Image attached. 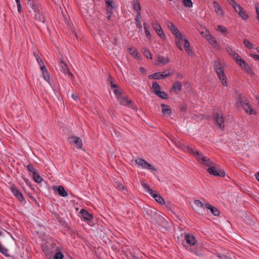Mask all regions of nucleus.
<instances>
[{
    "label": "nucleus",
    "mask_w": 259,
    "mask_h": 259,
    "mask_svg": "<svg viewBox=\"0 0 259 259\" xmlns=\"http://www.w3.org/2000/svg\"><path fill=\"white\" fill-rule=\"evenodd\" d=\"M136 163L145 168H147V169H151V170H156L157 169L154 168L153 167V165H152L151 164H150V163H149L148 162H147L146 161H145V160H144L143 159H142V158H138L136 160Z\"/></svg>",
    "instance_id": "11"
},
{
    "label": "nucleus",
    "mask_w": 259,
    "mask_h": 259,
    "mask_svg": "<svg viewBox=\"0 0 259 259\" xmlns=\"http://www.w3.org/2000/svg\"><path fill=\"white\" fill-rule=\"evenodd\" d=\"M187 104L185 103H183V104H181V105L180 106V109L182 111H185L187 109Z\"/></svg>",
    "instance_id": "55"
},
{
    "label": "nucleus",
    "mask_w": 259,
    "mask_h": 259,
    "mask_svg": "<svg viewBox=\"0 0 259 259\" xmlns=\"http://www.w3.org/2000/svg\"><path fill=\"white\" fill-rule=\"evenodd\" d=\"M211 44L213 45L214 47L218 46V42L215 40L214 37H212L209 41Z\"/></svg>",
    "instance_id": "53"
},
{
    "label": "nucleus",
    "mask_w": 259,
    "mask_h": 259,
    "mask_svg": "<svg viewBox=\"0 0 259 259\" xmlns=\"http://www.w3.org/2000/svg\"><path fill=\"white\" fill-rule=\"evenodd\" d=\"M255 10L256 14L257 15V19L259 20V4H256L255 5Z\"/></svg>",
    "instance_id": "58"
},
{
    "label": "nucleus",
    "mask_w": 259,
    "mask_h": 259,
    "mask_svg": "<svg viewBox=\"0 0 259 259\" xmlns=\"http://www.w3.org/2000/svg\"><path fill=\"white\" fill-rule=\"evenodd\" d=\"M152 88L153 89V92L155 95L158 94V93L160 91L161 89L160 85L156 81L153 82Z\"/></svg>",
    "instance_id": "30"
},
{
    "label": "nucleus",
    "mask_w": 259,
    "mask_h": 259,
    "mask_svg": "<svg viewBox=\"0 0 259 259\" xmlns=\"http://www.w3.org/2000/svg\"><path fill=\"white\" fill-rule=\"evenodd\" d=\"M117 100L118 102L120 103V104L122 105H126L127 106H130L132 104V101L131 100H127L126 98L123 97L122 96H119Z\"/></svg>",
    "instance_id": "23"
},
{
    "label": "nucleus",
    "mask_w": 259,
    "mask_h": 259,
    "mask_svg": "<svg viewBox=\"0 0 259 259\" xmlns=\"http://www.w3.org/2000/svg\"><path fill=\"white\" fill-rule=\"evenodd\" d=\"M185 239L187 243L189 244L191 246L193 247L196 244V240L194 236L192 234H188L185 235Z\"/></svg>",
    "instance_id": "17"
},
{
    "label": "nucleus",
    "mask_w": 259,
    "mask_h": 259,
    "mask_svg": "<svg viewBox=\"0 0 259 259\" xmlns=\"http://www.w3.org/2000/svg\"><path fill=\"white\" fill-rule=\"evenodd\" d=\"M157 62L159 63H161L164 65L169 63V60L168 58H165L162 56H158V57H157Z\"/></svg>",
    "instance_id": "31"
},
{
    "label": "nucleus",
    "mask_w": 259,
    "mask_h": 259,
    "mask_svg": "<svg viewBox=\"0 0 259 259\" xmlns=\"http://www.w3.org/2000/svg\"><path fill=\"white\" fill-rule=\"evenodd\" d=\"M17 6L18 8V11L20 14L21 13V5L20 0L16 1Z\"/></svg>",
    "instance_id": "54"
},
{
    "label": "nucleus",
    "mask_w": 259,
    "mask_h": 259,
    "mask_svg": "<svg viewBox=\"0 0 259 259\" xmlns=\"http://www.w3.org/2000/svg\"><path fill=\"white\" fill-rule=\"evenodd\" d=\"M214 4V7L215 8V12L219 15L220 16H223L224 15V12L223 10L221 8V7L218 4V3L214 1L213 2Z\"/></svg>",
    "instance_id": "27"
},
{
    "label": "nucleus",
    "mask_w": 259,
    "mask_h": 259,
    "mask_svg": "<svg viewBox=\"0 0 259 259\" xmlns=\"http://www.w3.org/2000/svg\"><path fill=\"white\" fill-rule=\"evenodd\" d=\"M226 51L229 54V55L236 61V62H238L241 58L240 56L236 53L231 47H226Z\"/></svg>",
    "instance_id": "18"
},
{
    "label": "nucleus",
    "mask_w": 259,
    "mask_h": 259,
    "mask_svg": "<svg viewBox=\"0 0 259 259\" xmlns=\"http://www.w3.org/2000/svg\"><path fill=\"white\" fill-rule=\"evenodd\" d=\"M114 91V94L116 95L117 99L119 96H121L122 95V90L118 89H116Z\"/></svg>",
    "instance_id": "52"
},
{
    "label": "nucleus",
    "mask_w": 259,
    "mask_h": 259,
    "mask_svg": "<svg viewBox=\"0 0 259 259\" xmlns=\"http://www.w3.org/2000/svg\"><path fill=\"white\" fill-rule=\"evenodd\" d=\"M36 7L37 8L38 11H34L35 13V19L40 22H45V17L40 12V5L36 6Z\"/></svg>",
    "instance_id": "19"
},
{
    "label": "nucleus",
    "mask_w": 259,
    "mask_h": 259,
    "mask_svg": "<svg viewBox=\"0 0 259 259\" xmlns=\"http://www.w3.org/2000/svg\"><path fill=\"white\" fill-rule=\"evenodd\" d=\"M237 104L239 108H242L246 113L248 112V109H249V113L250 114L255 113L254 110L251 108L250 105L247 102L246 98L242 94H238L237 97Z\"/></svg>",
    "instance_id": "1"
},
{
    "label": "nucleus",
    "mask_w": 259,
    "mask_h": 259,
    "mask_svg": "<svg viewBox=\"0 0 259 259\" xmlns=\"http://www.w3.org/2000/svg\"><path fill=\"white\" fill-rule=\"evenodd\" d=\"M207 171L210 175H213L214 176L224 177L225 176V171L224 170L217 169V168L214 166V165L208 167L207 169Z\"/></svg>",
    "instance_id": "8"
},
{
    "label": "nucleus",
    "mask_w": 259,
    "mask_h": 259,
    "mask_svg": "<svg viewBox=\"0 0 259 259\" xmlns=\"http://www.w3.org/2000/svg\"><path fill=\"white\" fill-rule=\"evenodd\" d=\"M136 25L137 27L141 31L142 30V25L141 21L136 22Z\"/></svg>",
    "instance_id": "60"
},
{
    "label": "nucleus",
    "mask_w": 259,
    "mask_h": 259,
    "mask_svg": "<svg viewBox=\"0 0 259 259\" xmlns=\"http://www.w3.org/2000/svg\"><path fill=\"white\" fill-rule=\"evenodd\" d=\"M237 13L243 20H247L248 18V14L246 13V11L244 10L242 7H241V8H238V12Z\"/></svg>",
    "instance_id": "24"
},
{
    "label": "nucleus",
    "mask_w": 259,
    "mask_h": 259,
    "mask_svg": "<svg viewBox=\"0 0 259 259\" xmlns=\"http://www.w3.org/2000/svg\"><path fill=\"white\" fill-rule=\"evenodd\" d=\"M108 81L112 88H117V85L114 83L113 78L110 75L108 78Z\"/></svg>",
    "instance_id": "44"
},
{
    "label": "nucleus",
    "mask_w": 259,
    "mask_h": 259,
    "mask_svg": "<svg viewBox=\"0 0 259 259\" xmlns=\"http://www.w3.org/2000/svg\"><path fill=\"white\" fill-rule=\"evenodd\" d=\"M161 106L163 114L170 116L171 113V110L169 108V106L164 104H162Z\"/></svg>",
    "instance_id": "25"
},
{
    "label": "nucleus",
    "mask_w": 259,
    "mask_h": 259,
    "mask_svg": "<svg viewBox=\"0 0 259 259\" xmlns=\"http://www.w3.org/2000/svg\"><path fill=\"white\" fill-rule=\"evenodd\" d=\"M185 50L188 54L189 56H190L192 58H193L195 56V54L194 52L190 48Z\"/></svg>",
    "instance_id": "50"
},
{
    "label": "nucleus",
    "mask_w": 259,
    "mask_h": 259,
    "mask_svg": "<svg viewBox=\"0 0 259 259\" xmlns=\"http://www.w3.org/2000/svg\"><path fill=\"white\" fill-rule=\"evenodd\" d=\"M60 67L61 72L63 73L67 74L72 77H74L73 74L70 71L68 65L62 60H61L60 62Z\"/></svg>",
    "instance_id": "13"
},
{
    "label": "nucleus",
    "mask_w": 259,
    "mask_h": 259,
    "mask_svg": "<svg viewBox=\"0 0 259 259\" xmlns=\"http://www.w3.org/2000/svg\"><path fill=\"white\" fill-rule=\"evenodd\" d=\"M217 30H218L220 32H221L223 34H226V33H228L227 29L225 27H224V26H223L222 25H219L218 26Z\"/></svg>",
    "instance_id": "43"
},
{
    "label": "nucleus",
    "mask_w": 259,
    "mask_h": 259,
    "mask_svg": "<svg viewBox=\"0 0 259 259\" xmlns=\"http://www.w3.org/2000/svg\"><path fill=\"white\" fill-rule=\"evenodd\" d=\"M144 210L146 218L152 222H154L159 214L156 210L152 208H145Z\"/></svg>",
    "instance_id": "7"
},
{
    "label": "nucleus",
    "mask_w": 259,
    "mask_h": 259,
    "mask_svg": "<svg viewBox=\"0 0 259 259\" xmlns=\"http://www.w3.org/2000/svg\"><path fill=\"white\" fill-rule=\"evenodd\" d=\"M172 142L176 146L182 149L183 151L188 152L192 154H195V149H193L192 147H190L189 145L182 143L180 141L177 140H172Z\"/></svg>",
    "instance_id": "6"
},
{
    "label": "nucleus",
    "mask_w": 259,
    "mask_h": 259,
    "mask_svg": "<svg viewBox=\"0 0 259 259\" xmlns=\"http://www.w3.org/2000/svg\"><path fill=\"white\" fill-rule=\"evenodd\" d=\"M117 187L119 189H124V186L122 185V184L118 183L117 185Z\"/></svg>",
    "instance_id": "63"
},
{
    "label": "nucleus",
    "mask_w": 259,
    "mask_h": 259,
    "mask_svg": "<svg viewBox=\"0 0 259 259\" xmlns=\"http://www.w3.org/2000/svg\"><path fill=\"white\" fill-rule=\"evenodd\" d=\"M140 71L141 72H142V73H145V72H146V70H145V68H143V67H140Z\"/></svg>",
    "instance_id": "64"
},
{
    "label": "nucleus",
    "mask_w": 259,
    "mask_h": 259,
    "mask_svg": "<svg viewBox=\"0 0 259 259\" xmlns=\"http://www.w3.org/2000/svg\"><path fill=\"white\" fill-rule=\"evenodd\" d=\"M53 189L62 197H66L68 195L67 192L65 190L64 188L62 186H59L58 187L55 186L53 188Z\"/></svg>",
    "instance_id": "21"
},
{
    "label": "nucleus",
    "mask_w": 259,
    "mask_h": 259,
    "mask_svg": "<svg viewBox=\"0 0 259 259\" xmlns=\"http://www.w3.org/2000/svg\"><path fill=\"white\" fill-rule=\"evenodd\" d=\"M28 5L30 6L31 8L34 11H38L37 8L36 7V6L38 5L36 2H35L34 0H28Z\"/></svg>",
    "instance_id": "33"
},
{
    "label": "nucleus",
    "mask_w": 259,
    "mask_h": 259,
    "mask_svg": "<svg viewBox=\"0 0 259 259\" xmlns=\"http://www.w3.org/2000/svg\"><path fill=\"white\" fill-rule=\"evenodd\" d=\"M71 139H73V143L76 145V148L77 149H80L81 148L82 145V140L81 139L78 137L72 136L70 138Z\"/></svg>",
    "instance_id": "26"
},
{
    "label": "nucleus",
    "mask_w": 259,
    "mask_h": 259,
    "mask_svg": "<svg viewBox=\"0 0 259 259\" xmlns=\"http://www.w3.org/2000/svg\"><path fill=\"white\" fill-rule=\"evenodd\" d=\"M237 64L239 65L245 72L250 75L254 74L249 65L243 59L238 60Z\"/></svg>",
    "instance_id": "10"
},
{
    "label": "nucleus",
    "mask_w": 259,
    "mask_h": 259,
    "mask_svg": "<svg viewBox=\"0 0 259 259\" xmlns=\"http://www.w3.org/2000/svg\"><path fill=\"white\" fill-rule=\"evenodd\" d=\"M229 4L231 5L232 7L234 8L236 12H238V8H241V6L238 4L235 1H233L232 2H229Z\"/></svg>",
    "instance_id": "41"
},
{
    "label": "nucleus",
    "mask_w": 259,
    "mask_h": 259,
    "mask_svg": "<svg viewBox=\"0 0 259 259\" xmlns=\"http://www.w3.org/2000/svg\"><path fill=\"white\" fill-rule=\"evenodd\" d=\"M11 190L13 194L20 202L23 201L24 197L23 194L15 186H11Z\"/></svg>",
    "instance_id": "15"
},
{
    "label": "nucleus",
    "mask_w": 259,
    "mask_h": 259,
    "mask_svg": "<svg viewBox=\"0 0 259 259\" xmlns=\"http://www.w3.org/2000/svg\"><path fill=\"white\" fill-rule=\"evenodd\" d=\"M243 43L245 46L248 48L249 49H251L253 48L252 44L248 41L247 39H244L243 40Z\"/></svg>",
    "instance_id": "47"
},
{
    "label": "nucleus",
    "mask_w": 259,
    "mask_h": 259,
    "mask_svg": "<svg viewBox=\"0 0 259 259\" xmlns=\"http://www.w3.org/2000/svg\"><path fill=\"white\" fill-rule=\"evenodd\" d=\"M213 66L219 78L222 81V84L224 86L227 85V78L220 62L218 61H215L214 62Z\"/></svg>",
    "instance_id": "3"
},
{
    "label": "nucleus",
    "mask_w": 259,
    "mask_h": 259,
    "mask_svg": "<svg viewBox=\"0 0 259 259\" xmlns=\"http://www.w3.org/2000/svg\"><path fill=\"white\" fill-rule=\"evenodd\" d=\"M71 97L75 101L77 100L78 99V96L77 94L73 93Z\"/></svg>",
    "instance_id": "62"
},
{
    "label": "nucleus",
    "mask_w": 259,
    "mask_h": 259,
    "mask_svg": "<svg viewBox=\"0 0 259 259\" xmlns=\"http://www.w3.org/2000/svg\"><path fill=\"white\" fill-rule=\"evenodd\" d=\"M194 203L197 206L200 208H203V206L205 205V204H203L199 200H195Z\"/></svg>",
    "instance_id": "49"
},
{
    "label": "nucleus",
    "mask_w": 259,
    "mask_h": 259,
    "mask_svg": "<svg viewBox=\"0 0 259 259\" xmlns=\"http://www.w3.org/2000/svg\"><path fill=\"white\" fill-rule=\"evenodd\" d=\"M182 2L186 7L191 8L193 6V3L191 0H182Z\"/></svg>",
    "instance_id": "42"
},
{
    "label": "nucleus",
    "mask_w": 259,
    "mask_h": 259,
    "mask_svg": "<svg viewBox=\"0 0 259 259\" xmlns=\"http://www.w3.org/2000/svg\"><path fill=\"white\" fill-rule=\"evenodd\" d=\"M167 26L175 35V42L177 47L180 50H183V48L180 43V40L183 39V35L181 33L179 29L171 22H168Z\"/></svg>",
    "instance_id": "2"
},
{
    "label": "nucleus",
    "mask_w": 259,
    "mask_h": 259,
    "mask_svg": "<svg viewBox=\"0 0 259 259\" xmlns=\"http://www.w3.org/2000/svg\"><path fill=\"white\" fill-rule=\"evenodd\" d=\"M141 185L145 190L148 192L149 194L159 204H164L165 202L163 198L158 194L156 191H154L150 188L147 184L145 183L143 181L141 182Z\"/></svg>",
    "instance_id": "4"
},
{
    "label": "nucleus",
    "mask_w": 259,
    "mask_h": 259,
    "mask_svg": "<svg viewBox=\"0 0 259 259\" xmlns=\"http://www.w3.org/2000/svg\"><path fill=\"white\" fill-rule=\"evenodd\" d=\"M212 118L216 121L217 124L221 129H223L224 128V117L222 113L214 112Z\"/></svg>",
    "instance_id": "9"
},
{
    "label": "nucleus",
    "mask_w": 259,
    "mask_h": 259,
    "mask_svg": "<svg viewBox=\"0 0 259 259\" xmlns=\"http://www.w3.org/2000/svg\"><path fill=\"white\" fill-rule=\"evenodd\" d=\"M141 18V13L140 12L137 13V14L135 18V20L136 22H140Z\"/></svg>",
    "instance_id": "56"
},
{
    "label": "nucleus",
    "mask_w": 259,
    "mask_h": 259,
    "mask_svg": "<svg viewBox=\"0 0 259 259\" xmlns=\"http://www.w3.org/2000/svg\"><path fill=\"white\" fill-rule=\"evenodd\" d=\"M172 75V73L168 72L166 74H164V72H156L151 75H149L148 78L149 79L153 78L154 79H159L160 78H164L167 77H169Z\"/></svg>",
    "instance_id": "14"
},
{
    "label": "nucleus",
    "mask_w": 259,
    "mask_h": 259,
    "mask_svg": "<svg viewBox=\"0 0 259 259\" xmlns=\"http://www.w3.org/2000/svg\"><path fill=\"white\" fill-rule=\"evenodd\" d=\"M32 177L34 181L37 183H41L43 180V179L41 178V177L37 172V171L35 172H33L32 175Z\"/></svg>",
    "instance_id": "32"
},
{
    "label": "nucleus",
    "mask_w": 259,
    "mask_h": 259,
    "mask_svg": "<svg viewBox=\"0 0 259 259\" xmlns=\"http://www.w3.org/2000/svg\"><path fill=\"white\" fill-rule=\"evenodd\" d=\"M0 252L6 256H10V254L8 253V250L4 247L0 243Z\"/></svg>",
    "instance_id": "37"
},
{
    "label": "nucleus",
    "mask_w": 259,
    "mask_h": 259,
    "mask_svg": "<svg viewBox=\"0 0 259 259\" xmlns=\"http://www.w3.org/2000/svg\"><path fill=\"white\" fill-rule=\"evenodd\" d=\"M80 212V214H81L82 217L83 218L84 220L90 221L93 218V214L89 213L88 211L84 209H81Z\"/></svg>",
    "instance_id": "20"
},
{
    "label": "nucleus",
    "mask_w": 259,
    "mask_h": 259,
    "mask_svg": "<svg viewBox=\"0 0 259 259\" xmlns=\"http://www.w3.org/2000/svg\"><path fill=\"white\" fill-rule=\"evenodd\" d=\"M132 5L135 11L137 13L140 12L141 9V5L138 0H133Z\"/></svg>",
    "instance_id": "28"
},
{
    "label": "nucleus",
    "mask_w": 259,
    "mask_h": 259,
    "mask_svg": "<svg viewBox=\"0 0 259 259\" xmlns=\"http://www.w3.org/2000/svg\"><path fill=\"white\" fill-rule=\"evenodd\" d=\"M181 41L184 42V47L185 48V49L190 48V42L187 39H186L183 37V39L182 40H180V43L181 44Z\"/></svg>",
    "instance_id": "46"
},
{
    "label": "nucleus",
    "mask_w": 259,
    "mask_h": 259,
    "mask_svg": "<svg viewBox=\"0 0 259 259\" xmlns=\"http://www.w3.org/2000/svg\"><path fill=\"white\" fill-rule=\"evenodd\" d=\"M27 168L28 170V171L31 172L32 174H33V172H36V170L35 169L33 166L30 164L27 166Z\"/></svg>",
    "instance_id": "51"
},
{
    "label": "nucleus",
    "mask_w": 259,
    "mask_h": 259,
    "mask_svg": "<svg viewBox=\"0 0 259 259\" xmlns=\"http://www.w3.org/2000/svg\"><path fill=\"white\" fill-rule=\"evenodd\" d=\"M106 7L107 8H114L115 5L113 0H105Z\"/></svg>",
    "instance_id": "45"
},
{
    "label": "nucleus",
    "mask_w": 259,
    "mask_h": 259,
    "mask_svg": "<svg viewBox=\"0 0 259 259\" xmlns=\"http://www.w3.org/2000/svg\"><path fill=\"white\" fill-rule=\"evenodd\" d=\"M153 223H157L159 226L164 227V228H168V223L167 221H166L162 216H161L159 213L154 221Z\"/></svg>",
    "instance_id": "12"
},
{
    "label": "nucleus",
    "mask_w": 259,
    "mask_h": 259,
    "mask_svg": "<svg viewBox=\"0 0 259 259\" xmlns=\"http://www.w3.org/2000/svg\"><path fill=\"white\" fill-rule=\"evenodd\" d=\"M36 59L37 60V61L40 67L41 70H45V65L44 64V63L42 59L38 56V55H37V56H36Z\"/></svg>",
    "instance_id": "36"
},
{
    "label": "nucleus",
    "mask_w": 259,
    "mask_h": 259,
    "mask_svg": "<svg viewBox=\"0 0 259 259\" xmlns=\"http://www.w3.org/2000/svg\"><path fill=\"white\" fill-rule=\"evenodd\" d=\"M153 29L156 31L157 35H158L161 38H164L165 35L161 29L160 24L157 22L155 21L152 23Z\"/></svg>",
    "instance_id": "16"
},
{
    "label": "nucleus",
    "mask_w": 259,
    "mask_h": 259,
    "mask_svg": "<svg viewBox=\"0 0 259 259\" xmlns=\"http://www.w3.org/2000/svg\"><path fill=\"white\" fill-rule=\"evenodd\" d=\"M114 9V8L106 7V11L107 12V18L108 20L111 19V16L113 14V10Z\"/></svg>",
    "instance_id": "38"
},
{
    "label": "nucleus",
    "mask_w": 259,
    "mask_h": 259,
    "mask_svg": "<svg viewBox=\"0 0 259 259\" xmlns=\"http://www.w3.org/2000/svg\"><path fill=\"white\" fill-rule=\"evenodd\" d=\"M64 257V254L61 252L59 251L56 253L54 259H63Z\"/></svg>",
    "instance_id": "48"
},
{
    "label": "nucleus",
    "mask_w": 259,
    "mask_h": 259,
    "mask_svg": "<svg viewBox=\"0 0 259 259\" xmlns=\"http://www.w3.org/2000/svg\"><path fill=\"white\" fill-rule=\"evenodd\" d=\"M143 54L144 55V56L147 58H149L150 59H152V55L150 52V51L147 49V48H143Z\"/></svg>",
    "instance_id": "39"
},
{
    "label": "nucleus",
    "mask_w": 259,
    "mask_h": 259,
    "mask_svg": "<svg viewBox=\"0 0 259 259\" xmlns=\"http://www.w3.org/2000/svg\"><path fill=\"white\" fill-rule=\"evenodd\" d=\"M130 53L135 58L140 59L141 55L136 49L130 48L128 49Z\"/></svg>",
    "instance_id": "29"
},
{
    "label": "nucleus",
    "mask_w": 259,
    "mask_h": 259,
    "mask_svg": "<svg viewBox=\"0 0 259 259\" xmlns=\"http://www.w3.org/2000/svg\"><path fill=\"white\" fill-rule=\"evenodd\" d=\"M41 70L42 71V74L44 78L45 79V80L49 82V80L50 79V76L48 74V72L46 67H45V70Z\"/></svg>",
    "instance_id": "40"
},
{
    "label": "nucleus",
    "mask_w": 259,
    "mask_h": 259,
    "mask_svg": "<svg viewBox=\"0 0 259 259\" xmlns=\"http://www.w3.org/2000/svg\"><path fill=\"white\" fill-rule=\"evenodd\" d=\"M172 87L176 91L180 92L182 90V84L181 82L177 81L174 82Z\"/></svg>",
    "instance_id": "34"
},
{
    "label": "nucleus",
    "mask_w": 259,
    "mask_h": 259,
    "mask_svg": "<svg viewBox=\"0 0 259 259\" xmlns=\"http://www.w3.org/2000/svg\"><path fill=\"white\" fill-rule=\"evenodd\" d=\"M145 34H146V36L147 37H150V31L149 30V28H146L145 29Z\"/></svg>",
    "instance_id": "61"
},
{
    "label": "nucleus",
    "mask_w": 259,
    "mask_h": 259,
    "mask_svg": "<svg viewBox=\"0 0 259 259\" xmlns=\"http://www.w3.org/2000/svg\"><path fill=\"white\" fill-rule=\"evenodd\" d=\"M250 56L253 58L254 59L259 61V55L254 54H250Z\"/></svg>",
    "instance_id": "59"
},
{
    "label": "nucleus",
    "mask_w": 259,
    "mask_h": 259,
    "mask_svg": "<svg viewBox=\"0 0 259 259\" xmlns=\"http://www.w3.org/2000/svg\"><path fill=\"white\" fill-rule=\"evenodd\" d=\"M205 206L206 208L210 210V212L214 215L219 216L220 215V211L217 207L212 206L208 203H206V204H205Z\"/></svg>",
    "instance_id": "22"
},
{
    "label": "nucleus",
    "mask_w": 259,
    "mask_h": 259,
    "mask_svg": "<svg viewBox=\"0 0 259 259\" xmlns=\"http://www.w3.org/2000/svg\"><path fill=\"white\" fill-rule=\"evenodd\" d=\"M203 36L208 41H209L212 37L209 32H208L207 34L203 35Z\"/></svg>",
    "instance_id": "57"
},
{
    "label": "nucleus",
    "mask_w": 259,
    "mask_h": 259,
    "mask_svg": "<svg viewBox=\"0 0 259 259\" xmlns=\"http://www.w3.org/2000/svg\"><path fill=\"white\" fill-rule=\"evenodd\" d=\"M156 95L163 99H167L168 98L167 94L164 91H160L158 93V94H156Z\"/></svg>",
    "instance_id": "35"
},
{
    "label": "nucleus",
    "mask_w": 259,
    "mask_h": 259,
    "mask_svg": "<svg viewBox=\"0 0 259 259\" xmlns=\"http://www.w3.org/2000/svg\"><path fill=\"white\" fill-rule=\"evenodd\" d=\"M197 160L201 164L207 166H212L215 165V163L211 161L210 159L207 157L203 156L201 153H200L198 151L195 150V154H193Z\"/></svg>",
    "instance_id": "5"
}]
</instances>
